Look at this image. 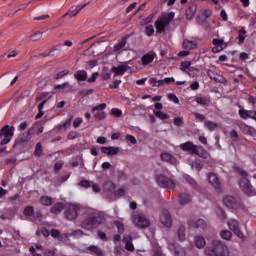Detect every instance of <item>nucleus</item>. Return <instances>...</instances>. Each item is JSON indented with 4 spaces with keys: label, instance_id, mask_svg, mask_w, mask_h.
Listing matches in <instances>:
<instances>
[{
    "label": "nucleus",
    "instance_id": "obj_64",
    "mask_svg": "<svg viewBox=\"0 0 256 256\" xmlns=\"http://www.w3.org/2000/svg\"><path fill=\"white\" fill-rule=\"evenodd\" d=\"M175 255L176 256H187V253L185 252V250L181 249V250L175 251Z\"/></svg>",
    "mask_w": 256,
    "mask_h": 256
},
{
    "label": "nucleus",
    "instance_id": "obj_41",
    "mask_svg": "<svg viewBox=\"0 0 256 256\" xmlns=\"http://www.w3.org/2000/svg\"><path fill=\"white\" fill-rule=\"evenodd\" d=\"M35 155H37V157H41V155H43V146L41 145V142L36 144Z\"/></svg>",
    "mask_w": 256,
    "mask_h": 256
},
{
    "label": "nucleus",
    "instance_id": "obj_28",
    "mask_svg": "<svg viewBox=\"0 0 256 256\" xmlns=\"http://www.w3.org/2000/svg\"><path fill=\"white\" fill-rule=\"evenodd\" d=\"M182 47L183 49H197V43L191 40L185 39L182 43Z\"/></svg>",
    "mask_w": 256,
    "mask_h": 256
},
{
    "label": "nucleus",
    "instance_id": "obj_31",
    "mask_svg": "<svg viewBox=\"0 0 256 256\" xmlns=\"http://www.w3.org/2000/svg\"><path fill=\"white\" fill-rule=\"evenodd\" d=\"M133 240V237L129 236L128 237V240L127 238H124V241H125V249L127 251H135V246L133 245V243H131V241Z\"/></svg>",
    "mask_w": 256,
    "mask_h": 256
},
{
    "label": "nucleus",
    "instance_id": "obj_7",
    "mask_svg": "<svg viewBox=\"0 0 256 256\" xmlns=\"http://www.w3.org/2000/svg\"><path fill=\"white\" fill-rule=\"evenodd\" d=\"M156 181L164 189H173L175 187V181L163 174L156 175Z\"/></svg>",
    "mask_w": 256,
    "mask_h": 256
},
{
    "label": "nucleus",
    "instance_id": "obj_40",
    "mask_svg": "<svg viewBox=\"0 0 256 256\" xmlns=\"http://www.w3.org/2000/svg\"><path fill=\"white\" fill-rule=\"evenodd\" d=\"M178 237L180 241H185V226H180L178 229Z\"/></svg>",
    "mask_w": 256,
    "mask_h": 256
},
{
    "label": "nucleus",
    "instance_id": "obj_25",
    "mask_svg": "<svg viewBox=\"0 0 256 256\" xmlns=\"http://www.w3.org/2000/svg\"><path fill=\"white\" fill-rule=\"evenodd\" d=\"M208 77H210V79H212L213 81H218V83H223L225 80V78L219 76V74L215 73L213 70H208ZM219 77H221V79H219Z\"/></svg>",
    "mask_w": 256,
    "mask_h": 256
},
{
    "label": "nucleus",
    "instance_id": "obj_21",
    "mask_svg": "<svg viewBox=\"0 0 256 256\" xmlns=\"http://www.w3.org/2000/svg\"><path fill=\"white\" fill-rule=\"evenodd\" d=\"M102 153H104L105 155H118L119 151H121V148L119 147H113V146H109V147H102L101 148Z\"/></svg>",
    "mask_w": 256,
    "mask_h": 256
},
{
    "label": "nucleus",
    "instance_id": "obj_16",
    "mask_svg": "<svg viewBox=\"0 0 256 256\" xmlns=\"http://www.w3.org/2000/svg\"><path fill=\"white\" fill-rule=\"evenodd\" d=\"M155 57H157V54H155V52H149L144 54L141 57V63L144 67H146V65H151V62L154 61Z\"/></svg>",
    "mask_w": 256,
    "mask_h": 256
},
{
    "label": "nucleus",
    "instance_id": "obj_48",
    "mask_svg": "<svg viewBox=\"0 0 256 256\" xmlns=\"http://www.w3.org/2000/svg\"><path fill=\"white\" fill-rule=\"evenodd\" d=\"M54 89H71V85H69V83L65 82L63 84L55 85Z\"/></svg>",
    "mask_w": 256,
    "mask_h": 256
},
{
    "label": "nucleus",
    "instance_id": "obj_3",
    "mask_svg": "<svg viewBox=\"0 0 256 256\" xmlns=\"http://www.w3.org/2000/svg\"><path fill=\"white\" fill-rule=\"evenodd\" d=\"M239 173L243 177L239 183L240 189H242L243 193H245V195H248V197L255 196L256 190L251 185L249 179H247V172L245 170H240Z\"/></svg>",
    "mask_w": 256,
    "mask_h": 256
},
{
    "label": "nucleus",
    "instance_id": "obj_14",
    "mask_svg": "<svg viewBox=\"0 0 256 256\" xmlns=\"http://www.w3.org/2000/svg\"><path fill=\"white\" fill-rule=\"evenodd\" d=\"M188 227L190 229H207V222L203 219H198L197 221H188Z\"/></svg>",
    "mask_w": 256,
    "mask_h": 256
},
{
    "label": "nucleus",
    "instance_id": "obj_53",
    "mask_svg": "<svg viewBox=\"0 0 256 256\" xmlns=\"http://www.w3.org/2000/svg\"><path fill=\"white\" fill-rule=\"evenodd\" d=\"M70 235L73 237H81L85 235V233L83 232V230H74Z\"/></svg>",
    "mask_w": 256,
    "mask_h": 256
},
{
    "label": "nucleus",
    "instance_id": "obj_63",
    "mask_svg": "<svg viewBox=\"0 0 256 256\" xmlns=\"http://www.w3.org/2000/svg\"><path fill=\"white\" fill-rule=\"evenodd\" d=\"M213 45H215L216 47H222L221 45H223V40L220 39H213Z\"/></svg>",
    "mask_w": 256,
    "mask_h": 256
},
{
    "label": "nucleus",
    "instance_id": "obj_62",
    "mask_svg": "<svg viewBox=\"0 0 256 256\" xmlns=\"http://www.w3.org/2000/svg\"><path fill=\"white\" fill-rule=\"evenodd\" d=\"M83 123V119L81 118H76L74 121H73V127L77 128L79 127V125H81Z\"/></svg>",
    "mask_w": 256,
    "mask_h": 256
},
{
    "label": "nucleus",
    "instance_id": "obj_9",
    "mask_svg": "<svg viewBox=\"0 0 256 256\" xmlns=\"http://www.w3.org/2000/svg\"><path fill=\"white\" fill-rule=\"evenodd\" d=\"M106 107H107V104L102 103L92 108V112L94 113V117L95 119H97V121H103V119L107 117V114L103 111V109H105Z\"/></svg>",
    "mask_w": 256,
    "mask_h": 256
},
{
    "label": "nucleus",
    "instance_id": "obj_29",
    "mask_svg": "<svg viewBox=\"0 0 256 256\" xmlns=\"http://www.w3.org/2000/svg\"><path fill=\"white\" fill-rule=\"evenodd\" d=\"M206 242H205V238L203 236H196L195 237V246L198 249H203V247H205Z\"/></svg>",
    "mask_w": 256,
    "mask_h": 256
},
{
    "label": "nucleus",
    "instance_id": "obj_52",
    "mask_svg": "<svg viewBox=\"0 0 256 256\" xmlns=\"http://www.w3.org/2000/svg\"><path fill=\"white\" fill-rule=\"evenodd\" d=\"M97 77H99V72L93 73L92 76L88 78V83H95V81H97Z\"/></svg>",
    "mask_w": 256,
    "mask_h": 256
},
{
    "label": "nucleus",
    "instance_id": "obj_6",
    "mask_svg": "<svg viewBox=\"0 0 256 256\" xmlns=\"http://www.w3.org/2000/svg\"><path fill=\"white\" fill-rule=\"evenodd\" d=\"M15 135V126H9L5 125L0 129V139L4 137L3 140H1L0 145H7V143L11 142V137Z\"/></svg>",
    "mask_w": 256,
    "mask_h": 256
},
{
    "label": "nucleus",
    "instance_id": "obj_24",
    "mask_svg": "<svg viewBox=\"0 0 256 256\" xmlns=\"http://www.w3.org/2000/svg\"><path fill=\"white\" fill-rule=\"evenodd\" d=\"M115 187V183H113L111 180H108L103 184V189L107 193H113V191H115Z\"/></svg>",
    "mask_w": 256,
    "mask_h": 256
},
{
    "label": "nucleus",
    "instance_id": "obj_38",
    "mask_svg": "<svg viewBox=\"0 0 256 256\" xmlns=\"http://www.w3.org/2000/svg\"><path fill=\"white\" fill-rule=\"evenodd\" d=\"M15 213H17V208H12V209H10L9 217L2 214L0 216V218L2 219V221H5V219H9V221H11V219H13V217H15Z\"/></svg>",
    "mask_w": 256,
    "mask_h": 256
},
{
    "label": "nucleus",
    "instance_id": "obj_61",
    "mask_svg": "<svg viewBox=\"0 0 256 256\" xmlns=\"http://www.w3.org/2000/svg\"><path fill=\"white\" fill-rule=\"evenodd\" d=\"M97 233H98V237H99L102 241H107V234H105V232L99 230Z\"/></svg>",
    "mask_w": 256,
    "mask_h": 256
},
{
    "label": "nucleus",
    "instance_id": "obj_55",
    "mask_svg": "<svg viewBox=\"0 0 256 256\" xmlns=\"http://www.w3.org/2000/svg\"><path fill=\"white\" fill-rule=\"evenodd\" d=\"M167 97L170 101H173L174 103H179V98H177L175 94L170 93L167 95Z\"/></svg>",
    "mask_w": 256,
    "mask_h": 256
},
{
    "label": "nucleus",
    "instance_id": "obj_60",
    "mask_svg": "<svg viewBox=\"0 0 256 256\" xmlns=\"http://www.w3.org/2000/svg\"><path fill=\"white\" fill-rule=\"evenodd\" d=\"M98 61L96 59L88 61V67L89 69H93V67H97Z\"/></svg>",
    "mask_w": 256,
    "mask_h": 256
},
{
    "label": "nucleus",
    "instance_id": "obj_18",
    "mask_svg": "<svg viewBox=\"0 0 256 256\" xmlns=\"http://www.w3.org/2000/svg\"><path fill=\"white\" fill-rule=\"evenodd\" d=\"M33 133H35V127L30 128L26 136L16 139L14 147H17V145H21L22 143H27V141H30L31 135H33Z\"/></svg>",
    "mask_w": 256,
    "mask_h": 256
},
{
    "label": "nucleus",
    "instance_id": "obj_15",
    "mask_svg": "<svg viewBox=\"0 0 256 256\" xmlns=\"http://www.w3.org/2000/svg\"><path fill=\"white\" fill-rule=\"evenodd\" d=\"M131 67L127 65V63L121 64L118 67L113 66L111 71L114 73V77H117V75H124L126 71H129Z\"/></svg>",
    "mask_w": 256,
    "mask_h": 256
},
{
    "label": "nucleus",
    "instance_id": "obj_46",
    "mask_svg": "<svg viewBox=\"0 0 256 256\" xmlns=\"http://www.w3.org/2000/svg\"><path fill=\"white\" fill-rule=\"evenodd\" d=\"M115 225L118 229V233L123 234L125 232V227L123 226V223L119 222V221H115Z\"/></svg>",
    "mask_w": 256,
    "mask_h": 256
},
{
    "label": "nucleus",
    "instance_id": "obj_27",
    "mask_svg": "<svg viewBox=\"0 0 256 256\" xmlns=\"http://www.w3.org/2000/svg\"><path fill=\"white\" fill-rule=\"evenodd\" d=\"M179 203L180 205H187L191 203V196L189 194H180Z\"/></svg>",
    "mask_w": 256,
    "mask_h": 256
},
{
    "label": "nucleus",
    "instance_id": "obj_54",
    "mask_svg": "<svg viewBox=\"0 0 256 256\" xmlns=\"http://www.w3.org/2000/svg\"><path fill=\"white\" fill-rule=\"evenodd\" d=\"M92 184H93V182H91L89 180H82L80 182L81 187H85L86 189L91 187Z\"/></svg>",
    "mask_w": 256,
    "mask_h": 256
},
{
    "label": "nucleus",
    "instance_id": "obj_39",
    "mask_svg": "<svg viewBox=\"0 0 256 256\" xmlns=\"http://www.w3.org/2000/svg\"><path fill=\"white\" fill-rule=\"evenodd\" d=\"M205 126L207 127V129H209V131H213L214 129H217V127H219V124L212 121H206Z\"/></svg>",
    "mask_w": 256,
    "mask_h": 256
},
{
    "label": "nucleus",
    "instance_id": "obj_37",
    "mask_svg": "<svg viewBox=\"0 0 256 256\" xmlns=\"http://www.w3.org/2000/svg\"><path fill=\"white\" fill-rule=\"evenodd\" d=\"M88 250L91 251L92 253H95L97 256H103V250L97 246H89Z\"/></svg>",
    "mask_w": 256,
    "mask_h": 256
},
{
    "label": "nucleus",
    "instance_id": "obj_20",
    "mask_svg": "<svg viewBox=\"0 0 256 256\" xmlns=\"http://www.w3.org/2000/svg\"><path fill=\"white\" fill-rule=\"evenodd\" d=\"M208 181L211 185L217 189V191H221V183H219V178H217V175L215 173H210L208 177Z\"/></svg>",
    "mask_w": 256,
    "mask_h": 256
},
{
    "label": "nucleus",
    "instance_id": "obj_30",
    "mask_svg": "<svg viewBox=\"0 0 256 256\" xmlns=\"http://www.w3.org/2000/svg\"><path fill=\"white\" fill-rule=\"evenodd\" d=\"M127 39H129V36H124L121 41L114 46V51H119L120 49H123V47L127 45Z\"/></svg>",
    "mask_w": 256,
    "mask_h": 256
},
{
    "label": "nucleus",
    "instance_id": "obj_34",
    "mask_svg": "<svg viewBox=\"0 0 256 256\" xmlns=\"http://www.w3.org/2000/svg\"><path fill=\"white\" fill-rule=\"evenodd\" d=\"M40 203L42 205H46V206L53 205V198H51L49 196H42L40 198Z\"/></svg>",
    "mask_w": 256,
    "mask_h": 256
},
{
    "label": "nucleus",
    "instance_id": "obj_2",
    "mask_svg": "<svg viewBox=\"0 0 256 256\" xmlns=\"http://www.w3.org/2000/svg\"><path fill=\"white\" fill-rule=\"evenodd\" d=\"M205 251L208 256H229V248L219 240L213 241Z\"/></svg>",
    "mask_w": 256,
    "mask_h": 256
},
{
    "label": "nucleus",
    "instance_id": "obj_42",
    "mask_svg": "<svg viewBox=\"0 0 256 256\" xmlns=\"http://www.w3.org/2000/svg\"><path fill=\"white\" fill-rule=\"evenodd\" d=\"M222 239H226V240H229L231 239V237L233 236V234L231 233V231H228V230H223L221 233H220Z\"/></svg>",
    "mask_w": 256,
    "mask_h": 256
},
{
    "label": "nucleus",
    "instance_id": "obj_5",
    "mask_svg": "<svg viewBox=\"0 0 256 256\" xmlns=\"http://www.w3.org/2000/svg\"><path fill=\"white\" fill-rule=\"evenodd\" d=\"M175 13L170 12L167 15L162 16L160 19L156 20L155 27L157 33H164L165 28L169 23H171V20L174 19Z\"/></svg>",
    "mask_w": 256,
    "mask_h": 256
},
{
    "label": "nucleus",
    "instance_id": "obj_12",
    "mask_svg": "<svg viewBox=\"0 0 256 256\" xmlns=\"http://www.w3.org/2000/svg\"><path fill=\"white\" fill-rule=\"evenodd\" d=\"M229 229L233 231L234 235H236L239 239H243L245 235H243V232L239 229V222L237 220H230L228 222Z\"/></svg>",
    "mask_w": 256,
    "mask_h": 256
},
{
    "label": "nucleus",
    "instance_id": "obj_32",
    "mask_svg": "<svg viewBox=\"0 0 256 256\" xmlns=\"http://www.w3.org/2000/svg\"><path fill=\"white\" fill-rule=\"evenodd\" d=\"M23 215L27 218L33 217V215H35V208H33V206H26L24 208Z\"/></svg>",
    "mask_w": 256,
    "mask_h": 256
},
{
    "label": "nucleus",
    "instance_id": "obj_26",
    "mask_svg": "<svg viewBox=\"0 0 256 256\" xmlns=\"http://www.w3.org/2000/svg\"><path fill=\"white\" fill-rule=\"evenodd\" d=\"M75 79H77V81H87V71L85 70H78L75 74H74Z\"/></svg>",
    "mask_w": 256,
    "mask_h": 256
},
{
    "label": "nucleus",
    "instance_id": "obj_19",
    "mask_svg": "<svg viewBox=\"0 0 256 256\" xmlns=\"http://www.w3.org/2000/svg\"><path fill=\"white\" fill-rule=\"evenodd\" d=\"M223 203L228 209H237V200L233 196H226L223 199Z\"/></svg>",
    "mask_w": 256,
    "mask_h": 256
},
{
    "label": "nucleus",
    "instance_id": "obj_49",
    "mask_svg": "<svg viewBox=\"0 0 256 256\" xmlns=\"http://www.w3.org/2000/svg\"><path fill=\"white\" fill-rule=\"evenodd\" d=\"M239 115L242 119H247V118L251 119V117H253L247 111H244V110H239Z\"/></svg>",
    "mask_w": 256,
    "mask_h": 256
},
{
    "label": "nucleus",
    "instance_id": "obj_56",
    "mask_svg": "<svg viewBox=\"0 0 256 256\" xmlns=\"http://www.w3.org/2000/svg\"><path fill=\"white\" fill-rule=\"evenodd\" d=\"M91 93H93V89H89V90H80L78 92V95H82L83 97H86V95H91Z\"/></svg>",
    "mask_w": 256,
    "mask_h": 256
},
{
    "label": "nucleus",
    "instance_id": "obj_23",
    "mask_svg": "<svg viewBox=\"0 0 256 256\" xmlns=\"http://www.w3.org/2000/svg\"><path fill=\"white\" fill-rule=\"evenodd\" d=\"M181 69L182 71H184L185 73H188V75H192L191 71H197V69L191 67V61H184L181 63Z\"/></svg>",
    "mask_w": 256,
    "mask_h": 256
},
{
    "label": "nucleus",
    "instance_id": "obj_4",
    "mask_svg": "<svg viewBox=\"0 0 256 256\" xmlns=\"http://www.w3.org/2000/svg\"><path fill=\"white\" fill-rule=\"evenodd\" d=\"M105 51H107V45L105 44V41H98L86 49L84 51V55H93V57H97L99 55H103Z\"/></svg>",
    "mask_w": 256,
    "mask_h": 256
},
{
    "label": "nucleus",
    "instance_id": "obj_33",
    "mask_svg": "<svg viewBox=\"0 0 256 256\" xmlns=\"http://www.w3.org/2000/svg\"><path fill=\"white\" fill-rule=\"evenodd\" d=\"M67 15H70V17H77V15H79V10L77 9V6H72L69 11L63 15V17H67Z\"/></svg>",
    "mask_w": 256,
    "mask_h": 256
},
{
    "label": "nucleus",
    "instance_id": "obj_8",
    "mask_svg": "<svg viewBox=\"0 0 256 256\" xmlns=\"http://www.w3.org/2000/svg\"><path fill=\"white\" fill-rule=\"evenodd\" d=\"M180 149L182 151H190V153H194V155H198V157H203L204 159H207V154L204 152V154L199 153V146L194 145L193 142H186L182 145H180Z\"/></svg>",
    "mask_w": 256,
    "mask_h": 256
},
{
    "label": "nucleus",
    "instance_id": "obj_17",
    "mask_svg": "<svg viewBox=\"0 0 256 256\" xmlns=\"http://www.w3.org/2000/svg\"><path fill=\"white\" fill-rule=\"evenodd\" d=\"M78 216H79V214L77 213V206H71V207L67 208V210L65 211V217L69 221H75V219Z\"/></svg>",
    "mask_w": 256,
    "mask_h": 256
},
{
    "label": "nucleus",
    "instance_id": "obj_13",
    "mask_svg": "<svg viewBox=\"0 0 256 256\" xmlns=\"http://www.w3.org/2000/svg\"><path fill=\"white\" fill-rule=\"evenodd\" d=\"M195 13H197V3L195 2H190L186 8V19H188V21H191V19H193V17H195Z\"/></svg>",
    "mask_w": 256,
    "mask_h": 256
},
{
    "label": "nucleus",
    "instance_id": "obj_45",
    "mask_svg": "<svg viewBox=\"0 0 256 256\" xmlns=\"http://www.w3.org/2000/svg\"><path fill=\"white\" fill-rule=\"evenodd\" d=\"M191 167L195 169H201L203 167V163L201 160H195L191 163Z\"/></svg>",
    "mask_w": 256,
    "mask_h": 256
},
{
    "label": "nucleus",
    "instance_id": "obj_10",
    "mask_svg": "<svg viewBox=\"0 0 256 256\" xmlns=\"http://www.w3.org/2000/svg\"><path fill=\"white\" fill-rule=\"evenodd\" d=\"M160 223L164 225V227L170 228L173 225V220L171 219V213L169 210L163 209L160 215Z\"/></svg>",
    "mask_w": 256,
    "mask_h": 256
},
{
    "label": "nucleus",
    "instance_id": "obj_51",
    "mask_svg": "<svg viewBox=\"0 0 256 256\" xmlns=\"http://www.w3.org/2000/svg\"><path fill=\"white\" fill-rule=\"evenodd\" d=\"M123 195H125V189L120 188L117 191H114V197H123Z\"/></svg>",
    "mask_w": 256,
    "mask_h": 256
},
{
    "label": "nucleus",
    "instance_id": "obj_43",
    "mask_svg": "<svg viewBox=\"0 0 256 256\" xmlns=\"http://www.w3.org/2000/svg\"><path fill=\"white\" fill-rule=\"evenodd\" d=\"M154 115L159 119H169V115L165 114L163 111H154Z\"/></svg>",
    "mask_w": 256,
    "mask_h": 256
},
{
    "label": "nucleus",
    "instance_id": "obj_59",
    "mask_svg": "<svg viewBox=\"0 0 256 256\" xmlns=\"http://www.w3.org/2000/svg\"><path fill=\"white\" fill-rule=\"evenodd\" d=\"M91 186L93 188L94 193H101V186H99V184L92 182Z\"/></svg>",
    "mask_w": 256,
    "mask_h": 256
},
{
    "label": "nucleus",
    "instance_id": "obj_47",
    "mask_svg": "<svg viewBox=\"0 0 256 256\" xmlns=\"http://www.w3.org/2000/svg\"><path fill=\"white\" fill-rule=\"evenodd\" d=\"M111 115H113V117H121V115H123V112L118 108H113L111 110Z\"/></svg>",
    "mask_w": 256,
    "mask_h": 256
},
{
    "label": "nucleus",
    "instance_id": "obj_22",
    "mask_svg": "<svg viewBox=\"0 0 256 256\" xmlns=\"http://www.w3.org/2000/svg\"><path fill=\"white\" fill-rule=\"evenodd\" d=\"M0 79V88L5 89L9 86V81H11V75H9V73L6 72L0 76Z\"/></svg>",
    "mask_w": 256,
    "mask_h": 256
},
{
    "label": "nucleus",
    "instance_id": "obj_35",
    "mask_svg": "<svg viewBox=\"0 0 256 256\" xmlns=\"http://www.w3.org/2000/svg\"><path fill=\"white\" fill-rule=\"evenodd\" d=\"M162 161H166L167 163H173L175 161V157L169 153H162L161 154Z\"/></svg>",
    "mask_w": 256,
    "mask_h": 256
},
{
    "label": "nucleus",
    "instance_id": "obj_44",
    "mask_svg": "<svg viewBox=\"0 0 256 256\" xmlns=\"http://www.w3.org/2000/svg\"><path fill=\"white\" fill-rule=\"evenodd\" d=\"M145 33L148 37L153 36V33H155V29L153 28V25L146 26Z\"/></svg>",
    "mask_w": 256,
    "mask_h": 256
},
{
    "label": "nucleus",
    "instance_id": "obj_11",
    "mask_svg": "<svg viewBox=\"0 0 256 256\" xmlns=\"http://www.w3.org/2000/svg\"><path fill=\"white\" fill-rule=\"evenodd\" d=\"M134 223L140 229H147V227H149V225H151V222L149 221V219H147L145 216L139 215V214L134 216Z\"/></svg>",
    "mask_w": 256,
    "mask_h": 256
},
{
    "label": "nucleus",
    "instance_id": "obj_36",
    "mask_svg": "<svg viewBox=\"0 0 256 256\" xmlns=\"http://www.w3.org/2000/svg\"><path fill=\"white\" fill-rule=\"evenodd\" d=\"M63 211V203H56L54 206L51 207V213L57 214Z\"/></svg>",
    "mask_w": 256,
    "mask_h": 256
},
{
    "label": "nucleus",
    "instance_id": "obj_57",
    "mask_svg": "<svg viewBox=\"0 0 256 256\" xmlns=\"http://www.w3.org/2000/svg\"><path fill=\"white\" fill-rule=\"evenodd\" d=\"M126 141H130V143H132V145H137V139L134 138V136L132 135H126Z\"/></svg>",
    "mask_w": 256,
    "mask_h": 256
},
{
    "label": "nucleus",
    "instance_id": "obj_58",
    "mask_svg": "<svg viewBox=\"0 0 256 256\" xmlns=\"http://www.w3.org/2000/svg\"><path fill=\"white\" fill-rule=\"evenodd\" d=\"M174 125H176V127H181V125H183V118L181 117H176L174 119Z\"/></svg>",
    "mask_w": 256,
    "mask_h": 256
},
{
    "label": "nucleus",
    "instance_id": "obj_50",
    "mask_svg": "<svg viewBox=\"0 0 256 256\" xmlns=\"http://www.w3.org/2000/svg\"><path fill=\"white\" fill-rule=\"evenodd\" d=\"M41 35H43V32L34 33L30 36V39L32 41H39V39H41Z\"/></svg>",
    "mask_w": 256,
    "mask_h": 256
},
{
    "label": "nucleus",
    "instance_id": "obj_1",
    "mask_svg": "<svg viewBox=\"0 0 256 256\" xmlns=\"http://www.w3.org/2000/svg\"><path fill=\"white\" fill-rule=\"evenodd\" d=\"M101 223H103V216L99 213H91L80 223V227L86 231H93V229H97Z\"/></svg>",
    "mask_w": 256,
    "mask_h": 256
}]
</instances>
